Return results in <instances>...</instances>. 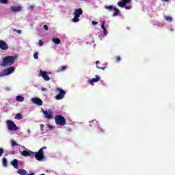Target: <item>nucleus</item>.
<instances>
[{
    "instance_id": "nucleus-9",
    "label": "nucleus",
    "mask_w": 175,
    "mask_h": 175,
    "mask_svg": "<svg viewBox=\"0 0 175 175\" xmlns=\"http://www.w3.org/2000/svg\"><path fill=\"white\" fill-rule=\"evenodd\" d=\"M42 113L44 116V118H46V120H53L54 118V116H53V111L51 109L47 110H43L42 109Z\"/></svg>"
},
{
    "instance_id": "nucleus-19",
    "label": "nucleus",
    "mask_w": 175,
    "mask_h": 175,
    "mask_svg": "<svg viewBox=\"0 0 175 175\" xmlns=\"http://www.w3.org/2000/svg\"><path fill=\"white\" fill-rule=\"evenodd\" d=\"M126 3H126V1H123L122 0V1H120V2L118 3V5L120 8H125V5H126Z\"/></svg>"
},
{
    "instance_id": "nucleus-38",
    "label": "nucleus",
    "mask_w": 175,
    "mask_h": 175,
    "mask_svg": "<svg viewBox=\"0 0 175 175\" xmlns=\"http://www.w3.org/2000/svg\"><path fill=\"white\" fill-rule=\"evenodd\" d=\"M98 129L100 131L101 133H103V132H105V130L100 128V126H98Z\"/></svg>"
},
{
    "instance_id": "nucleus-32",
    "label": "nucleus",
    "mask_w": 175,
    "mask_h": 175,
    "mask_svg": "<svg viewBox=\"0 0 175 175\" xmlns=\"http://www.w3.org/2000/svg\"><path fill=\"white\" fill-rule=\"evenodd\" d=\"M5 152V150H3V148H0V157L1 155H3V153Z\"/></svg>"
},
{
    "instance_id": "nucleus-21",
    "label": "nucleus",
    "mask_w": 175,
    "mask_h": 175,
    "mask_svg": "<svg viewBox=\"0 0 175 175\" xmlns=\"http://www.w3.org/2000/svg\"><path fill=\"white\" fill-rule=\"evenodd\" d=\"M14 118L15 120H23V115L21 113H17Z\"/></svg>"
},
{
    "instance_id": "nucleus-22",
    "label": "nucleus",
    "mask_w": 175,
    "mask_h": 175,
    "mask_svg": "<svg viewBox=\"0 0 175 175\" xmlns=\"http://www.w3.org/2000/svg\"><path fill=\"white\" fill-rule=\"evenodd\" d=\"M16 100L18 102H24V97H23L21 96H16Z\"/></svg>"
},
{
    "instance_id": "nucleus-16",
    "label": "nucleus",
    "mask_w": 175,
    "mask_h": 175,
    "mask_svg": "<svg viewBox=\"0 0 175 175\" xmlns=\"http://www.w3.org/2000/svg\"><path fill=\"white\" fill-rule=\"evenodd\" d=\"M11 165L14 166V169H18V160L17 159H14L11 162Z\"/></svg>"
},
{
    "instance_id": "nucleus-4",
    "label": "nucleus",
    "mask_w": 175,
    "mask_h": 175,
    "mask_svg": "<svg viewBox=\"0 0 175 175\" xmlns=\"http://www.w3.org/2000/svg\"><path fill=\"white\" fill-rule=\"evenodd\" d=\"M56 91L57 92H59V94L55 96L56 100H62V99H64V98H65V95H66V92L65 90L57 88L56 89Z\"/></svg>"
},
{
    "instance_id": "nucleus-12",
    "label": "nucleus",
    "mask_w": 175,
    "mask_h": 175,
    "mask_svg": "<svg viewBox=\"0 0 175 175\" xmlns=\"http://www.w3.org/2000/svg\"><path fill=\"white\" fill-rule=\"evenodd\" d=\"M0 49L1 50H8V49H9V46L5 41L0 40Z\"/></svg>"
},
{
    "instance_id": "nucleus-3",
    "label": "nucleus",
    "mask_w": 175,
    "mask_h": 175,
    "mask_svg": "<svg viewBox=\"0 0 175 175\" xmlns=\"http://www.w3.org/2000/svg\"><path fill=\"white\" fill-rule=\"evenodd\" d=\"M47 147L44 146L41 148L38 152H35V158L37 159V161H42L43 158H44V154L43 152V150H46Z\"/></svg>"
},
{
    "instance_id": "nucleus-13",
    "label": "nucleus",
    "mask_w": 175,
    "mask_h": 175,
    "mask_svg": "<svg viewBox=\"0 0 175 175\" xmlns=\"http://www.w3.org/2000/svg\"><path fill=\"white\" fill-rule=\"evenodd\" d=\"M18 174L21 175H35V173L31 172V174H27V170L24 169H20L17 171Z\"/></svg>"
},
{
    "instance_id": "nucleus-29",
    "label": "nucleus",
    "mask_w": 175,
    "mask_h": 175,
    "mask_svg": "<svg viewBox=\"0 0 175 175\" xmlns=\"http://www.w3.org/2000/svg\"><path fill=\"white\" fill-rule=\"evenodd\" d=\"M9 3V0H0V3Z\"/></svg>"
},
{
    "instance_id": "nucleus-36",
    "label": "nucleus",
    "mask_w": 175,
    "mask_h": 175,
    "mask_svg": "<svg viewBox=\"0 0 175 175\" xmlns=\"http://www.w3.org/2000/svg\"><path fill=\"white\" fill-rule=\"evenodd\" d=\"M29 9L30 10H32L35 9V6H33V5H30V6L29 7Z\"/></svg>"
},
{
    "instance_id": "nucleus-18",
    "label": "nucleus",
    "mask_w": 175,
    "mask_h": 175,
    "mask_svg": "<svg viewBox=\"0 0 175 175\" xmlns=\"http://www.w3.org/2000/svg\"><path fill=\"white\" fill-rule=\"evenodd\" d=\"M68 67L66 66H60L57 69V72H64V70H66V68Z\"/></svg>"
},
{
    "instance_id": "nucleus-41",
    "label": "nucleus",
    "mask_w": 175,
    "mask_h": 175,
    "mask_svg": "<svg viewBox=\"0 0 175 175\" xmlns=\"http://www.w3.org/2000/svg\"><path fill=\"white\" fill-rule=\"evenodd\" d=\"M14 31H16L17 33L21 34L22 31L21 30H16L14 29Z\"/></svg>"
},
{
    "instance_id": "nucleus-30",
    "label": "nucleus",
    "mask_w": 175,
    "mask_h": 175,
    "mask_svg": "<svg viewBox=\"0 0 175 175\" xmlns=\"http://www.w3.org/2000/svg\"><path fill=\"white\" fill-rule=\"evenodd\" d=\"M124 8H125V9H126V10H131V9H132V6L131 5H125Z\"/></svg>"
},
{
    "instance_id": "nucleus-45",
    "label": "nucleus",
    "mask_w": 175,
    "mask_h": 175,
    "mask_svg": "<svg viewBox=\"0 0 175 175\" xmlns=\"http://www.w3.org/2000/svg\"><path fill=\"white\" fill-rule=\"evenodd\" d=\"M42 91H47V89H42Z\"/></svg>"
},
{
    "instance_id": "nucleus-31",
    "label": "nucleus",
    "mask_w": 175,
    "mask_h": 175,
    "mask_svg": "<svg viewBox=\"0 0 175 175\" xmlns=\"http://www.w3.org/2000/svg\"><path fill=\"white\" fill-rule=\"evenodd\" d=\"M38 53H36L33 54V58L35 59H39V57L38 56Z\"/></svg>"
},
{
    "instance_id": "nucleus-23",
    "label": "nucleus",
    "mask_w": 175,
    "mask_h": 175,
    "mask_svg": "<svg viewBox=\"0 0 175 175\" xmlns=\"http://www.w3.org/2000/svg\"><path fill=\"white\" fill-rule=\"evenodd\" d=\"M11 146H12V147H16V146H20V145H18V144H17V142H16V141L12 139L11 140Z\"/></svg>"
},
{
    "instance_id": "nucleus-33",
    "label": "nucleus",
    "mask_w": 175,
    "mask_h": 175,
    "mask_svg": "<svg viewBox=\"0 0 175 175\" xmlns=\"http://www.w3.org/2000/svg\"><path fill=\"white\" fill-rule=\"evenodd\" d=\"M116 62H120L121 61V57L120 56H117L116 58Z\"/></svg>"
},
{
    "instance_id": "nucleus-20",
    "label": "nucleus",
    "mask_w": 175,
    "mask_h": 175,
    "mask_svg": "<svg viewBox=\"0 0 175 175\" xmlns=\"http://www.w3.org/2000/svg\"><path fill=\"white\" fill-rule=\"evenodd\" d=\"M21 154L23 155V157H28V155L29 154V150H23V152H21Z\"/></svg>"
},
{
    "instance_id": "nucleus-35",
    "label": "nucleus",
    "mask_w": 175,
    "mask_h": 175,
    "mask_svg": "<svg viewBox=\"0 0 175 175\" xmlns=\"http://www.w3.org/2000/svg\"><path fill=\"white\" fill-rule=\"evenodd\" d=\"M44 29L45 31H49V26H47L46 25H44Z\"/></svg>"
},
{
    "instance_id": "nucleus-43",
    "label": "nucleus",
    "mask_w": 175,
    "mask_h": 175,
    "mask_svg": "<svg viewBox=\"0 0 175 175\" xmlns=\"http://www.w3.org/2000/svg\"><path fill=\"white\" fill-rule=\"evenodd\" d=\"M40 126H41V129H43V126H44V125L40 124Z\"/></svg>"
},
{
    "instance_id": "nucleus-10",
    "label": "nucleus",
    "mask_w": 175,
    "mask_h": 175,
    "mask_svg": "<svg viewBox=\"0 0 175 175\" xmlns=\"http://www.w3.org/2000/svg\"><path fill=\"white\" fill-rule=\"evenodd\" d=\"M40 77H42L45 81H50V77L49 75H47L46 71H42V70H40Z\"/></svg>"
},
{
    "instance_id": "nucleus-11",
    "label": "nucleus",
    "mask_w": 175,
    "mask_h": 175,
    "mask_svg": "<svg viewBox=\"0 0 175 175\" xmlns=\"http://www.w3.org/2000/svg\"><path fill=\"white\" fill-rule=\"evenodd\" d=\"M31 102L38 106H42L43 105V100L38 97H34L31 99Z\"/></svg>"
},
{
    "instance_id": "nucleus-6",
    "label": "nucleus",
    "mask_w": 175,
    "mask_h": 175,
    "mask_svg": "<svg viewBox=\"0 0 175 175\" xmlns=\"http://www.w3.org/2000/svg\"><path fill=\"white\" fill-rule=\"evenodd\" d=\"M6 124L9 131H18V126H17L16 124H14V122L12 120H7Z\"/></svg>"
},
{
    "instance_id": "nucleus-5",
    "label": "nucleus",
    "mask_w": 175,
    "mask_h": 175,
    "mask_svg": "<svg viewBox=\"0 0 175 175\" xmlns=\"http://www.w3.org/2000/svg\"><path fill=\"white\" fill-rule=\"evenodd\" d=\"M83 14V10L81 8H79L75 10V12H74V18H72L73 23H78V21H80V16Z\"/></svg>"
},
{
    "instance_id": "nucleus-39",
    "label": "nucleus",
    "mask_w": 175,
    "mask_h": 175,
    "mask_svg": "<svg viewBox=\"0 0 175 175\" xmlns=\"http://www.w3.org/2000/svg\"><path fill=\"white\" fill-rule=\"evenodd\" d=\"M92 24H93V25H96V24H98V22H96L95 21H92Z\"/></svg>"
},
{
    "instance_id": "nucleus-34",
    "label": "nucleus",
    "mask_w": 175,
    "mask_h": 175,
    "mask_svg": "<svg viewBox=\"0 0 175 175\" xmlns=\"http://www.w3.org/2000/svg\"><path fill=\"white\" fill-rule=\"evenodd\" d=\"M38 44H39L40 46L42 47V46H43V41L40 40L38 42Z\"/></svg>"
},
{
    "instance_id": "nucleus-2",
    "label": "nucleus",
    "mask_w": 175,
    "mask_h": 175,
    "mask_svg": "<svg viewBox=\"0 0 175 175\" xmlns=\"http://www.w3.org/2000/svg\"><path fill=\"white\" fill-rule=\"evenodd\" d=\"M55 121L56 125H59L60 126H64L66 124V119L61 115L56 116L55 117Z\"/></svg>"
},
{
    "instance_id": "nucleus-42",
    "label": "nucleus",
    "mask_w": 175,
    "mask_h": 175,
    "mask_svg": "<svg viewBox=\"0 0 175 175\" xmlns=\"http://www.w3.org/2000/svg\"><path fill=\"white\" fill-rule=\"evenodd\" d=\"M163 2H169V0H162Z\"/></svg>"
},
{
    "instance_id": "nucleus-46",
    "label": "nucleus",
    "mask_w": 175,
    "mask_h": 175,
    "mask_svg": "<svg viewBox=\"0 0 175 175\" xmlns=\"http://www.w3.org/2000/svg\"><path fill=\"white\" fill-rule=\"evenodd\" d=\"M94 124H97V122H96V121H94Z\"/></svg>"
},
{
    "instance_id": "nucleus-27",
    "label": "nucleus",
    "mask_w": 175,
    "mask_h": 175,
    "mask_svg": "<svg viewBox=\"0 0 175 175\" xmlns=\"http://www.w3.org/2000/svg\"><path fill=\"white\" fill-rule=\"evenodd\" d=\"M28 157H31V158H33V157H35V152H33L32 151H29Z\"/></svg>"
},
{
    "instance_id": "nucleus-1",
    "label": "nucleus",
    "mask_w": 175,
    "mask_h": 175,
    "mask_svg": "<svg viewBox=\"0 0 175 175\" xmlns=\"http://www.w3.org/2000/svg\"><path fill=\"white\" fill-rule=\"evenodd\" d=\"M16 59H17V56H7L3 58L2 66H10L14 64Z\"/></svg>"
},
{
    "instance_id": "nucleus-24",
    "label": "nucleus",
    "mask_w": 175,
    "mask_h": 175,
    "mask_svg": "<svg viewBox=\"0 0 175 175\" xmlns=\"http://www.w3.org/2000/svg\"><path fill=\"white\" fill-rule=\"evenodd\" d=\"M96 68H98V69H101L102 70H105L106 69V66L99 67V66H98V64H99V61H96Z\"/></svg>"
},
{
    "instance_id": "nucleus-14",
    "label": "nucleus",
    "mask_w": 175,
    "mask_h": 175,
    "mask_svg": "<svg viewBox=\"0 0 175 175\" xmlns=\"http://www.w3.org/2000/svg\"><path fill=\"white\" fill-rule=\"evenodd\" d=\"M99 80H100V78H99V76L96 75L95 78L90 79L88 81V83H90V84H94V83H98V81H99Z\"/></svg>"
},
{
    "instance_id": "nucleus-28",
    "label": "nucleus",
    "mask_w": 175,
    "mask_h": 175,
    "mask_svg": "<svg viewBox=\"0 0 175 175\" xmlns=\"http://www.w3.org/2000/svg\"><path fill=\"white\" fill-rule=\"evenodd\" d=\"M106 24V21H103L102 23H101V28L102 29H106V27H105V25Z\"/></svg>"
},
{
    "instance_id": "nucleus-37",
    "label": "nucleus",
    "mask_w": 175,
    "mask_h": 175,
    "mask_svg": "<svg viewBox=\"0 0 175 175\" xmlns=\"http://www.w3.org/2000/svg\"><path fill=\"white\" fill-rule=\"evenodd\" d=\"M123 2H126L127 3H129V2H131L132 0H122Z\"/></svg>"
},
{
    "instance_id": "nucleus-7",
    "label": "nucleus",
    "mask_w": 175,
    "mask_h": 175,
    "mask_svg": "<svg viewBox=\"0 0 175 175\" xmlns=\"http://www.w3.org/2000/svg\"><path fill=\"white\" fill-rule=\"evenodd\" d=\"M14 70H16L14 67H10L5 69L2 72H0V77H3V76H9V75H12Z\"/></svg>"
},
{
    "instance_id": "nucleus-44",
    "label": "nucleus",
    "mask_w": 175,
    "mask_h": 175,
    "mask_svg": "<svg viewBox=\"0 0 175 175\" xmlns=\"http://www.w3.org/2000/svg\"><path fill=\"white\" fill-rule=\"evenodd\" d=\"M49 128H50L51 129H53V126H49Z\"/></svg>"
},
{
    "instance_id": "nucleus-47",
    "label": "nucleus",
    "mask_w": 175,
    "mask_h": 175,
    "mask_svg": "<svg viewBox=\"0 0 175 175\" xmlns=\"http://www.w3.org/2000/svg\"><path fill=\"white\" fill-rule=\"evenodd\" d=\"M40 175H45L44 174H41Z\"/></svg>"
},
{
    "instance_id": "nucleus-15",
    "label": "nucleus",
    "mask_w": 175,
    "mask_h": 175,
    "mask_svg": "<svg viewBox=\"0 0 175 175\" xmlns=\"http://www.w3.org/2000/svg\"><path fill=\"white\" fill-rule=\"evenodd\" d=\"M11 10L14 13L17 12H21V7L20 5L18 6H11Z\"/></svg>"
},
{
    "instance_id": "nucleus-26",
    "label": "nucleus",
    "mask_w": 175,
    "mask_h": 175,
    "mask_svg": "<svg viewBox=\"0 0 175 175\" xmlns=\"http://www.w3.org/2000/svg\"><path fill=\"white\" fill-rule=\"evenodd\" d=\"M3 165L4 166H8V160L5 157L3 158Z\"/></svg>"
},
{
    "instance_id": "nucleus-40",
    "label": "nucleus",
    "mask_w": 175,
    "mask_h": 175,
    "mask_svg": "<svg viewBox=\"0 0 175 175\" xmlns=\"http://www.w3.org/2000/svg\"><path fill=\"white\" fill-rule=\"evenodd\" d=\"M103 29V33H104V35H107V31L106 30V29Z\"/></svg>"
},
{
    "instance_id": "nucleus-17",
    "label": "nucleus",
    "mask_w": 175,
    "mask_h": 175,
    "mask_svg": "<svg viewBox=\"0 0 175 175\" xmlns=\"http://www.w3.org/2000/svg\"><path fill=\"white\" fill-rule=\"evenodd\" d=\"M52 42H53L55 44H59V43H61V40L58 38H54L52 39Z\"/></svg>"
},
{
    "instance_id": "nucleus-8",
    "label": "nucleus",
    "mask_w": 175,
    "mask_h": 175,
    "mask_svg": "<svg viewBox=\"0 0 175 175\" xmlns=\"http://www.w3.org/2000/svg\"><path fill=\"white\" fill-rule=\"evenodd\" d=\"M105 9H107V10H109V12H115L113 14V17H116V16H119L120 12V10H118V8H116V7L113 6V5H109V6H105Z\"/></svg>"
},
{
    "instance_id": "nucleus-25",
    "label": "nucleus",
    "mask_w": 175,
    "mask_h": 175,
    "mask_svg": "<svg viewBox=\"0 0 175 175\" xmlns=\"http://www.w3.org/2000/svg\"><path fill=\"white\" fill-rule=\"evenodd\" d=\"M166 21H169V23H172L173 21V18L172 16H165Z\"/></svg>"
}]
</instances>
